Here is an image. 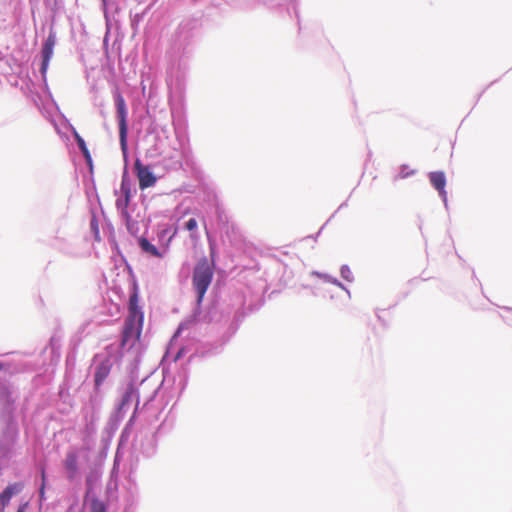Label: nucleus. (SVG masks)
Masks as SVG:
<instances>
[{
    "label": "nucleus",
    "instance_id": "obj_1",
    "mask_svg": "<svg viewBox=\"0 0 512 512\" xmlns=\"http://www.w3.org/2000/svg\"><path fill=\"white\" fill-rule=\"evenodd\" d=\"M144 314L139 306L138 288L134 285L129 298L128 317L125 320L122 331L121 347H134L140 340L143 328Z\"/></svg>",
    "mask_w": 512,
    "mask_h": 512
},
{
    "label": "nucleus",
    "instance_id": "obj_2",
    "mask_svg": "<svg viewBox=\"0 0 512 512\" xmlns=\"http://www.w3.org/2000/svg\"><path fill=\"white\" fill-rule=\"evenodd\" d=\"M213 267L206 257L201 258L193 270L192 284L200 306L213 279Z\"/></svg>",
    "mask_w": 512,
    "mask_h": 512
},
{
    "label": "nucleus",
    "instance_id": "obj_3",
    "mask_svg": "<svg viewBox=\"0 0 512 512\" xmlns=\"http://www.w3.org/2000/svg\"><path fill=\"white\" fill-rule=\"evenodd\" d=\"M116 109H117V118L119 123V140L121 149L125 152L127 150V108L126 103L121 94H117L116 96Z\"/></svg>",
    "mask_w": 512,
    "mask_h": 512
},
{
    "label": "nucleus",
    "instance_id": "obj_4",
    "mask_svg": "<svg viewBox=\"0 0 512 512\" xmlns=\"http://www.w3.org/2000/svg\"><path fill=\"white\" fill-rule=\"evenodd\" d=\"M134 169L141 190L153 187L156 184L157 177L152 173L150 167L143 165L139 159H136Z\"/></svg>",
    "mask_w": 512,
    "mask_h": 512
},
{
    "label": "nucleus",
    "instance_id": "obj_5",
    "mask_svg": "<svg viewBox=\"0 0 512 512\" xmlns=\"http://www.w3.org/2000/svg\"><path fill=\"white\" fill-rule=\"evenodd\" d=\"M63 466L68 480H74L79 473L78 453L76 450H69L66 453Z\"/></svg>",
    "mask_w": 512,
    "mask_h": 512
},
{
    "label": "nucleus",
    "instance_id": "obj_6",
    "mask_svg": "<svg viewBox=\"0 0 512 512\" xmlns=\"http://www.w3.org/2000/svg\"><path fill=\"white\" fill-rule=\"evenodd\" d=\"M56 44V35L50 32L42 48V64L41 72L45 74L49 65V62L53 56L54 46Z\"/></svg>",
    "mask_w": 512,
    "mask_h": 512
},
{
    "label": "nucleus",
    "instance_id": "obj_7",
    "mask_svg": "<svg viewBox=\"0 0 512 512\" xmlns=\"http://www.w3.org/2000/svg\"><path fill=\"white\" fill-rule=\"evenodd\" d=\"M429 180H430L431 185L439 192L442 199L446 200V196H447V193L445 190L446 177H445L444 172H442V171L431 172L429 174Z\"/></svg>",
    "mask_w": 512,
    "mask_h": 512
},
{
    "label": "nucleus",
    "instance_id": "obj_8",
    "mask_svg": "<svg viewBox=\"0 0 512 512\" xmlns=\"http://www.w3.org/2000/svg\"><path fill=\"white\" fill-rule=\"evenodd\" d=\"M23 489L22 483H13L8 485L4 491L0 494L1 511L3 512L5 507L9 504L10 499L20 493Z\"/></svg>",
    "mask_w": 512,
    "mask_h": 512
},
{
    "label": "nucleus",
    "instance_id": "obj_9",
    "mask_svg": "<svg viewBox=\"0 0 512 512\" xmlns=\"http://www.w3.org/2000/svg\"><path fill=\"white\" fill-rule=\"evenodd\" d=\"M111 371V363L109 360H105L101 362L95 370L94 374V380H95V386L98 388L105 379L109 376Z\"/></svg>",
    "mask_w": 512,
    "mask_h": 512
},
{
    "label": "nucleus",
    "instance_id": "obj_10",
    "mask_svg": "<svg viewBox=\"0 0 512 512\" xmlns=\"http://www.w3.org/2000/svg\"><path fill=\"white\" fill-rule=\"evenodd\" d=\"M138 243L141 250L145 253L158 258L162 257V254L159 252V250L153 244H151L148 239L141 237L139 238Z\"/></svg>",
    "mask_w": 512,
    "mask_h": 512
},
{
    "label": "nucleus",
    "instance_id": "obj_11",
    "mask_svg": "<svg viewBox=\"0 0 512 512\" xmlns=\"http://www.w3.org/2000/svg\"><path fill=\"white\" fill-rule=\"evenodd\" d=\"M198 227V223H197V220L195 218H191L189 219L185 225H184V228L191 232L190 234V238L193 240V241H196L198 240V235L196 234V229Z\"/></svg>",
    "mask_w": 512,
    "mask_h": 512
},
{
    "label": "nucleus",
    "instance_id": "obj_12",
    "mask_svg": "<svg viewBox=\"0 0 512 512\" xmlns=\"http://www.w3.org/2000/svg\"><path fill=\"white\" fill-rule=\"evenodd\" d=\"M91 512H106V506L102 501L93 499L91 501Z\"/></svg>",
    "mask_w": 512,
    "mask_h": 512
},
{
    "label": "nucleus",
    "instance_id": "obj_13",
    "mask_svg": "<svg viewBox=\"0 0 512 512\" xmlns=\"http://www.w3.org/2000/svg\"><path fill=\"white\" fill-rule=\"evenodd\" d=\"M134 393H135V390H134L133 385L131 384L128 386L125 394L123 395L122 406L127 405L131 401Z\"/></svg>",
    "mask_w": 512,
    "mask_h": 512
},
{
    "label": "nucleus",
    "instance_id": "obj_14",
    "mask_svg": "<svg viewBox=\"0 0 512 512\" xmlns=\"http://www.w3.org/2000/svg\"><path fill=\"white\" fill-rule=\"evenodd\" d=\"M341 276L348 281L352 280V272L348 266H342Z\"/></svg>",
    "mask_w": 512,
    "mask_h": 512
},
{
    "label": "nucleus",
    "instance_id": "obj_15",
    "mask_svg": "<svg viewBox=\"0 0 512 512\" xmlns=\"http://www.w3.org/2000/svg\"><path fill=\"white\" fill-rule=\"evenodd\" d=\"M74 137L80 150H84L85 148H87L84 139L76 131L74 132Z\"/></svg>",
    "mask_w": 512,
    "mask_h": 512
},
{
    "label": "nucleus",
    "instance_id": "obj_16",
    "mask_svg": "<svg viewBox=\"0 0 512 512\" xmlns=\"http://www.w3.org/2000/svg\"><path fill=\"white\" fill-rule=\"evenodd\" d=\"M81 152L83 153L85 159L87 160V162H91V155H90V152L88 150V148H85L84 150H81Z\"/></svg>",
    "mask_w": 512,
    "mask_h": 512
},
{
    "label": "nucleus",
    "instance_id": "obj_17",
    "mask_svg": "<svg viewBox=\"0 0 512 512\" xmlns=\"http://www.w3.org/2000/svg\"><path fill=\"white\" fill-rule=\"evenodd\" d=\"M44 488H45V471L42 470V485H41V488H40L41 496L44 495Z\"/></svg>",
    "mask_w": 512,
    "mask_h": 512
},
{
    "label": "nucleus",
    "instance_id": "obj_18",
    "mask_svg": "<svg viewBox=\"0 0 512 512\" xmlns=\"http://www.w3.org/2000/svg\"><path fill=\"white\" fill-rule=\"evenodd\" d=\"M27 506H28V502L23 503L22 505L19 506L17 512H25Z\"/></svg>",
    "mask_w": 512,
    "mask_h": 512
},
{
    "label": "nucleus",
    "instance_id": "obj_19",
    "mask_svg": "<svg viewBox=\"0 0 512 512\" xmlns=\"http://www.w3.org/2000/svg\"><path fill=\"white\" fill-rule=\"evenodd\" d=\"M130 199L129 189H125V204L127 205Z\"/></svg>",
    "mask_w": 512,
    "mask_h": 512
},
{
    "label": "nucleus",
    "instance_id": "obj_20",
    "mask_svg": "<svg viewBox=\"0 0 512 512\" xmlns=\"http://www.w3.org/2000/svg\"><path fill=\"white\" fill-rule=\"evenodd\" d=\"M4 368V365L0 362V370Z\"/></svg>",
    "mask_w": 512,
    "mask_h": 512
}]
</instances>
